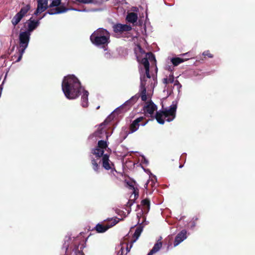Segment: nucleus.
I'll use <instances>...</instances> for the list:
<instances>
[{
	"label": "nucleus",
	"instance_id": "obj_1",
	"mask_svg": "<svg viewBox=\"0 0 255 255\" xmlns=\"http://www.w3.org/2000/svg\"><path fill=\"white\" fill-rule=\"evenodd\" d=\"M62 89L65 97L69 100H72L80 96L83 88L77 77L74 75H69L63 79Z\"/></svg>",
	"mask_w": 255,
	"mask_h": 255
},
{
	"label": "nucleus",
	"instance_id": "obj_2",
	"mask_svg": "<svg viewBox=\"0 0 255 255\" xmlns=\"http://www.w3.org/2000/svg\"><path fill=\"white\" fill-rule=\"evenodd\" d=\"M110 34L104 28H99L90 36V40L93 44L96 46L107 45L110 42Z\"/></svg>",
	"mask_w": 255,
	"mask_h": 255
},
{
	"label": "nucleus",
	"instance_id": "obj_3",
	"mask_svg": "<svg viewBox=\"0 0 255 255\" xmlns=\"http://www.w3.org/2000/svg\"><path fill=\"white\" fill-rule=\"evenodd\" d=\"M176 109L177 105L176 104H172L170 106L169 109H165L164 110L156 112L155 118L157 122L160 124H164L165 121L163 117L164 118H167L166 120L167 122H171L176 117Z\"/></svg>",
	"mask_w": 255,
	"mask_h": 255
},
{
	"label": "nucleus",
	"instance_id": "obj_4",
	"mask_svg": "<svg viewBox=\"0 0 255 255\" xmlns=\"http://www.w3.org/2000/svg\"><path fill=\"white\" fill-rule=\"evenodd\" d=\"M31 33L26 31H20L19 35V47L17 52V59L15 62H19L22 57L25 49L27 47Z\"/></svg>",
	"mask_w": 255,
	"mask_h": 255
},
{
	"label": "nucleus",
	"instance_id": "obj_5",
	"mask_svg": "<svg viewBox=\"0 0 255 255\" xmlns=\"http://www.w3.org/2000/svg\"><path fill=\"white\" fill-rule=\"evenodd\" d=\"M49 9L46 13L50 15L60 14L66 12L69 10H77L74 8H67L65 6L64 3H61V0H52V2L49 5Z\"/></svg>",
	"mask_w": 255,
	"mask_h": 255
},
{
	"label": "nucleus",
	"instance_id": "obj_6",
	"mask_svg": "<svg viewBox=\"0 0 255 255\" xmlns=\"http://www.w3.org/2000/svg\"><path fill=\"white\" fill-rule=\"evenodd\" d=\"M31 6L30 4L24 5L20 11L18 12L12 18L11 23L15 26L21 21L23 17L26 15L27 13L30 10Z\"/></svg>",
	"mask_w": 255,
	"mask_h": 255
},
{
	"label": "nucleus",
	"instance_id": "obj_7",
	"mask_svg": "<svg viewBox=\"0 0 255 255\" xmlns=\"http://www.w3.org/2000/svg\"><path fill=\"white\" fill-rule=\"evenodd\" d=\"M46 15V13L44 14L43 16L38 17L37 19L35 20L33 18V16L30 17L26 22L25 23L24 26L27 24V27L25 31L29 32L31 33L34 30H35L39 25L40 20L44 17Z\"/></svg>",
	"mask_w": 255,
	"mask_h": 255
},
{
	"label": "nucleus",
	"instance_id": "obj_8",
	"mask_svg": "<svg viewBox=\"0 0 255 255\" xmlns=\"http://www.w3.org/2000/svg\"><path fill=\"white\" fill-rule=\"evenodd\" d=\"M102 167L107 170H115V164L110 160L109 155L105 154L101 159Z\"/></svg>",
	"mask_w": 255,
	"mask_h": 255
},
{
	"label": "nucleus",
	"instance_id": "obj_9",
	"mask_svg": "<svg viewBox=\"0 0 255 255\" xmlns=\"http://www.w3.org/2000/svg\"><path fill=\"white\" fill-rule=\"evenodd\" d=\"M37 6L33 15H38V14L44 12L49 7L48 5V0H37Z\"/></svg>",
	"mask_w": 255,
	"mask_h": 255
},
{
	"label": "nucleus",
	"instance_id": "obj_10",
	"mask_svg": "<svg viewBox=\"0 0 255 255\" xmlns=\"http://www.w3.org/2000/svg\"><path fill=\"white\" fill-rule=\"evenodd\" d=\"M113 30L115 33H122L131 30V27L129 25L118 23L113 26Z\"/></svg>",
	"mask_w": 255,
	"mask_h": 255
},
{
	"label": "nucleus",
	"instance_id": "obj_11",
	"mask_svg": "<svg viewBox=\"0 0 255 255\" xmlns=\"http://www.w3.org/2000/svg\"><path fill=\"white\" fill-rule=\"evenodd\" d=\"M139 98V95L138 94L132 96L129 100L126 101L122 106H121L120 108L123 109L126 108V111L127 109H128L130 107H131L138 99Z\"/></svg>",
	"mask_w": 255,
	"mask_h": 255
},
{
	"label": "nucleus",
	"instance_id": "obj_12",
	"mask_svg": "<svg viewBox=\"0 0 255 255\" xmlns=\"http://www.w3.org/2000/svg\"><path fill=\"white\" fill-rule=\"evenodd\" d=\"M101 162V159L96 158L93 156H91V164L92 168L97 173H99L100 172L101 167L100 164Z\"/></svg>",
	"mask_w": 255,
	"mask_h": 255
},
{
	"label": "nucleus",
	"instance_id": "obj_13",
	"mask_svg": "<svg viewBox=\"0 0 255 255\" xmlns=\"http://www.w3.org/2000/svg\"><path fill=\"white\" fill-rule=\"evenodd\" d=\"M143 119V117H140L136 118L135 120H134L129 126V132L133 133L136 131L139 128L140 125L139 123L142 122Z\"/></svg>",
	"mask_w": 255,
	"mask_h": 255
},
{
	"label": "nucleus",
	"instance_id": "obj_14",
	"mask_svg": "<svg viewBox=\"0 0 255 255\" xmlns=\"http://www.w3.org/2000/svg\"><path fill=\"white\" fill-rule=\"evenodd\" d=\"M186 231L185 230H183L177 235L175 238L174 242V247L178 246L180 243H181L185 239H186Z\"/></svg>",
	"mask_w": 255,
	"mask_h": 255
},
{
	"label": "nucleus",
	"instance_id": "obj_15",
	"mask_svg": "<svg viewBox=\"0 0 255 255\" xmlns=\"http://www.w3.org/2000/svg\"><path fill=\"white\" fill-rule=\"evenodd\" d=\"M145 77L140 78V94H138L139 97H141L142 101H146L147 100V96L146 95V89L145 88V81H144Z\"/></svg>",
	"mask_w": 255,
	"mask_h": 255
},
{
	"label": "nucleus",
	"instance_id": "obj_16",
	"mask_svg": "<svg viewBox=\"0 0 255 255\" xmlns=\"http://www.w3.org/2000/svg\"><path fill=\"white\" fill-rule=\"evenodd\" d=\"M157 110V106L154 103L150 101L147 103L143 107V111L145 113L152 115L155 111Z\"/></svg>",
	"mask_w": 255,
	"mask_h": 255
},
{
	"label": "nucleus",
	"instance_id": "obj_17",
	"mask_svg": "<svg viewBox=\"0 0 255 255\" xmlns=\"http://www.w3.org/2000/svg\"><path fill=\"white\" fill-rule=\"evenodd\" d=\"M104 152L105 150L99 148L97 147L93 148L91 150V153L93 155L95 156L94 157L99 159H100L101 158H103V156L105 155Z\"/></svg>",
	"mask_w": 255,
	"mask_h": 255
},
{
	"label": "nucleus",
	"instance_id": "obj_18",
	"mask_svg": "<svg viewBox=\"0 0 255 255\" xmlns=\"http://www.w3.org/2000/svg\"><path fill=\"white\" fill-rule=\"evenodd\" d=\"M143 228L141 226L137 227L135 231V232L133 235V239L131 240L130 242V249L132 247V245L137 240V239L140 236L141 232H142Z\"/></svg>",
	"mask_w": 255,
	"mask_h": 255
},
{
	"label": "nucleus",
	"instance_id": "obj_19",
	"mask_svg": "<svg viewBox=\"0 0 255 255\" xmlns=\"http://www.w3.org/2000/svg\"><path fill=\"white\" fill-rule=\"evenodd\" d=\"M136 55L137 60L138 62L142 64L145 69L149 68V63L147 57L141 58L139 55L136 52V48L134 49Z\"/></svg>",
	"mask_w": 255,
	"mask_h": 255
},
{
	"label": "nucleus",
	"instance_id": "obj_20",
	"mask_svg": "<svg viewBox=\"0 0 255 255\" xmlns=\"http://www.w3.org/2000/svg\"><path fill=\"white\" fill-rule=\"evenodd\" d=\"M83 91V95L81 98L82 106L84 108H86L88 106V95L89 93L87 91L85 90L84 88L82 90Z\"/></svg>",
	"mask_w": 255,
	"mask_h": 255
},
{
	"label": "nucleus",
	"instance_id": "obj_21",
	"mask_svg": "<svg viewBox=\"0 0 255 255\" xmlns=\"http://www.w3.org/2000/svg\"><path fill=\"white\" fill-rule=\"evenodd\" d=\"M161 239H162V238L160 237V239H159L157 240V242L154 244L152 249L150 251V255L154 254L157 253L161 248V247L162 246V242L161 241Z\"/></svg>",
	"mask_w": 255,
	"mask_h": 255
},
{
	"label": "nucleus",
	"instance_id": "obj_22",
	"mask_svg": "<svg viewBox=\"0 0 255 255\" xmlns=\"http://www.w3.org/2000/svg\"><path fill=\"white\" fill-rule=\"evenodd\" d=\"M137 18V14L135 12H129L127 14L126 17V20L128 22L132 23L135 22Z\"/></svg>",
	"mask_w": 255,
	"mask_h": 255
},
{
	"label": "nucleus",
	"instance_id": "obj_23",
	"mask_svg": "<svg viewBox=\"0 0 255 255\" xmlns=\"http://www.w3.org/2000/svg\"><path fill=\"white\" fill-rule=\"evenodd\" d=\"M95 228L98 233H102L107 231L110 228V227L99 223L96 226Z\"/></svg>",
	"mask_w": 255,
	"mask_h": 255
},
{
	"label": "nucleus",
	"instance_id": "obj_24",
	"mask_svg": "<svg viewBox=\"0 0 255 255\" xmlns=\"http://www.w3.org/2000/svg\"><path fill=\"white\" fill-rule=\"evenodd\" d=\"M150 200L146 198L142 200L141 202V205L144 207V212H148L150 209Z\"/></svg>",
	"mask_w": 255,
	"mask_h": 255
},
{
	"label": "nucleus",
	"instance_id": "obj_25",
	"mask_svg": "<svg viewBox=\"0 0 255 255\" xmlns=\"http://www.w3.org/2000/svg\"><path fill=\"white\" fill-rule=\"evenodd\" d=\"M189 59V58H186L184 59V58H179V57H175V58H172L171 59V61L174 66H177L179 64L184 62L185 61H186Z\"/></svg>",
	"mask_w": 255,
	"mask_h": 255
},
{
	"label": "nucleus",
	"instance_id": "obj_26",
	"mask_svg": "<svg viewBox=\"0 0 255 255\" xmlns=\"http://www.w3.org/2000/svg\"><path fill=\"white\" fill-rule=\"evenodd\" d=\"M109 123V121H108V119H106L103 123H102L100 125L97 130L95 132V135L98 136L99 134H102L103 133V126L108 125Z\"/></svg>",
	"mask_w": 255,
	"mask_h": 255
},
{
	"label": "nucleus",
	"instance_id": "obj_27",
	"mask_svg": "<svg viewBox=\"0 0 255 255\" xmlns=\"http://www.w3.org/2000/svg\"><path fill=\"white\" fill-rule=\"evenodd\" d=\"M98 148L102 149V150H105L108 147V144L106 141L103 140H99L98 142V145L97 146Z\"/></svg>",
	"mask_w": 255,
	"mask_h": 255
},
{
	"label": "nucleus",
	"instance_id": "obj_28",
	"mask_svg": "<svg viewBox=\"0 0 255 255\" xmlns=\"http://www.w3.org/2000/svg\"><path fill=\"white\" fill-rule=\"evenodd\" d=\"M76 1L81 3L89 4L93 3L95 4H98V1L97 0H76Z\"/></svg>",
	"mask_w": 255,
	"mask_h": 255
},
{
	"label": "nucleus",
	"instance_id": "obj_29",
	"mask_svg": "<svg viewBox=\"0 0 255 255\" xmlns=\"http://www.w3.org/2000/svg\"><path fill=\"white\" fill-rule=\"evenodd\" d=\"M146 57L148 58V60L150 62H156V59L154 55L151 52H148L146 54Z\"/></svg>",
	"mask_w": 255,
	"mask_h": 255
},
{
	"label": "nucleus",
	"instance_id": "obj_30",
	"mask_svg": "<svg viewBox=\"0 0 255 255\" xmlns=\"http://www.w3.org/2000/svg\"><path fill=\"white\" fill-rule=\"evenodd\" d=\"M119 220H117V218H115L114 219H111V221H109L108 224L107 225L108 227H110V228L113 227L114 226L116 225L118 222Z\"/></svg>",
	"mask_w": 255,
	"mask_h": 255
},
{
	"label": "nucleus",
	"instance_id": "obj_31",
	"mask_svg": "<svg viewBox=\"0 0 255 255\" xmlns=\"http://www.w3.org/2000/svg\"><path fill=\"white\" fill-rule=\"evenodd\" d=\"M73 251L75 253V255H85L82 251H79L78 246H75Z\"/></svg>",
	"mask_w": 255,
	"mask_h": 255
},
{
	"label": "nucleus",
	"instance_id": "obj_32",
	"mask_svg": "<svg viewBox=\"0 0 255 255\" xmlns=\"http://www.w3.org/2000/svg\"><path fill=\"white\" fill-rule=\"evenodd\" d=\"M203 55L204 56H207L209 58H212L213 57V54L210 53L209 50H206L203 52Z\"/></svg>",
	"mask_w": 255,
	"mask_h": 255
},
{
	"label": "nucleus",
	"instance_id": "obj_33",
	"mask_svg": "<svg viewBox=\"0 0 255 255\" xmlns=\"http://www.w3.org/2000/svg\"><path fill=\"white\" fill-rule=\"evenodd\" d=\"M133 188V194H134V199H136L138 197V190L137 188H134L133 186H132Z\"/></svg>",
	"mask_w": 255,
	"mask_h": 255
},
{
	"label": "nucleus",
	"instance_id": "obj_34",
	"mask_svg": "<svg viewBox=\"0 0 255 255\" xmlns=\"http://www.w3.org/2000/svg\"><path fill=\"white\" fill-rule=\"evenodd\" d=\"M174 86H176L177 89L179 92L180 89L181 88V85L179 83V82L178 80L174 81Z\"/></svg>",
	"mask_w": 255,
	"mask_h": 255
},
{
	"label": "nucleus",
	"instance_id": "obj_35",
	"mask_svg": "<svg viewBox=\"0 0 255 255\" xmlns=\"http://www.w3.org/2000/svg\"><path fill=\"white\" fill-rule=\"evenodd\" d=\"M168 83H173L174 82V77L173 74H171L167 78Z\"/></svg>",
	"mask_w": 255,
	"mask_h": 255
},
{
	"label": "nucleus",
	"instance_id": "obj_36",
	"mask_svg": "<svg viewBox=\"0 0 255 255\" xmlns=\"http://www.w3.org/2000/svg\"><path fill=\"white\" fill-rule=\"evenodd\" d=\"M136 48L138 50V51H139V52L140 53H141V54H145L144 51L142 49V48H141V47L139 45H137V48Z\"/></svg>",
	"mask_w": 255,
	"mask_h": 255
},
{
	"label": "nucleus",
	"instance_id": "obj_37",
	"mask_svg": "<svg viewBox=\"0 0 255 255\" xmlns=\"http://www.w3.org/2000/svg\"><path fill=\"white\" fill-rule=\"evenodd\" d=\"M145 75L147 78H150V75L149 74V68L145 69Z\"/></svg>",
	"mask_w": 255,
	"mask_h": 255
},
{
	"label": "nucleus",
	"instance_id": "obj_38",
	"mask_svg": "<svg viewBox=\"0 0 255 255\" xmlns=\"http://www.w3.org/2000/svg\"><path fill=\"white\" fill-rule=\"evenodd\" d=\"M133 202L134 201H133L132 200H129L127 203V206L131 207V206L133 204Z\"/></svg>",
	"mask_w": 255,
	"mask_h": 255
},
{
	"label": "nucleus",
	"instance_id": "obj_39",
	"mask_svg": "<svg viewBox=\"0 0 255 255\" xmlns=\"http://www.w3.org/2000/svg\"><path fill=\"white\" fill-rule=\"evenodd\" d=\"M163 83L165 84H169L168 82V80H167V78H164L163 79Z\"/></svg>",
	"mask_w": 255,
	"mask_h": 255
},
{
	"label": "nucleus",
	"instance_id": "obj_40",
	"mask_svg": "<svg viewBox=\"0 0 255 255\" xmlns=\"http://www.w3.org/2000/svg\"><path fill=\"white\" fill-rule=\"evenodd\" d=\"M130 249H129L128 247L127 248V251L128 252L129 251Z\"/></svg>",
	"mask_w": 255,
	"mask_h": 255
},
{
	"label": "nucleus",
	"instance_id": "obj_41",
	"mask_svg": "<svg viewBox=\"0 0 255 255\" xmlns=\"http://www.w3.org/2000/svg\"><path fill=\"white\" fill-rule=\"evenodd\" d=\"M188 54V53H186L183 54V55L185 56V55H187Z\"/></svg>",
	"mask_w": 255,
	"mask_h": 255
},
{
	"label": "nucleus",
	"instance_id": "obj_42",
	"mask_svg": "<svg viewBox=\"0 0 255 255\" xmlns=\"http://www.w3.org/2000/svg\"><path fill=\"white\" fill-rule=\"evenodd\" d=\"M150 251L148 253V254L147 255H152L153 254H150Z\"/></svg>",
	"mask_w": 255,
	"mask_h": 255
},
{
	"label": "nucleus",
	"instance_id": "obj_43",
	"mask_svg": "<svg viewBox=\"0 0 255 255\" xmlns=\"http://www.w3.org/2000/svg\"><path fill=\"white\" fill-rule=\"evenodd\" d=\"M144 162H145L146 163H147L148 162V161H147L145 159H144Z\"/></svg>",
	"mask_w": 255,
	"mask_h": 255
},
{
	"label": "nucleus",
	"instance_id": "obj_44",
	"mask_svg": "<svg viewBox=\"0 0 255 255\" xmlns=\"http://www.w3.org/2000/svg\"><path fill=\"white\" fill-rule=\"evenodd\" d=\"M68 249V247H66V251H67Z\"/></svg>",
	"mask_w": 255,
	"mask_h": 255
},
{
	"label": "nucleus",
	"instance_id": "obj_45",
	"mask_svg": "<svg viewBox=\"0 0 255 255\" xmlns=\"http://www.w3.org/2000/svg\"><path fill=\"white\" fill-rule=\"evenodd\" d=\"M182 167V165H180V166H179V167H180V168H181Z\"/></svg>",
	"mask_w": 255,
	"mask_h": 255
},
{
	"label": "nucleus",
	"instance_id": "obj_46",
	"mask_svg": "<svg viewBox=\"0 0 255 255\" xmlns=\"http://www.w3.org/2000/svg\"><path fill=\"white\" fill-rule=\"evenodd\" d=\"M145 125V123L143 124H142V126H144Z\"/></svg>",
	"mask_w": 255,
	"mask_h": 255
}]
</instances>
